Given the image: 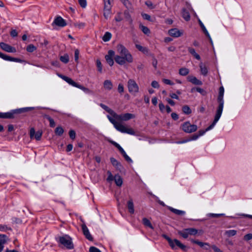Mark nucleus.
I'll return each mask as SVG.
<instances>
[{
  "label": "nucleus",
  "instance_id": "56",
  "mask_svg": "<svg viewBox=\"0 0 252 252\" xmlns=\"http://www.w3.org/2000/svg\"><path fill=\"white\" fill-rule=\"evenodd\" d=\"M125 14H126V19L129 22V24L130 25H132V19L131 16H130L129 14H126V13H125Z\"/></svg>",
  "mask_w": 252,
  "mask_h": 252
},
{
  "label": "nucleus",
  "instance_id": "21",
  "mask_svg": "<svg viewBox=\"0 0 252 252\" xmlns=\"http://www.w3.org/2000/svg\"><path fill=\"white\" fill-rule=\"evenodd\" d=\"M103 87L106 90L110 91L113 88V84L109 80H106L103 82Z\"/></svg>",
  "mask_w": 252,
  "mask_h": 252
},
{
  "label": "nucleus",
  "instance_id": "20",
  "mask_svg": "<svg viewBox=\"0 0 252 252\" xmlns=\"http://www.w3.org/2000/svg\"><path fill=\"white\" fill-rule=\"evenodd\" d=\"M127 207L128 210V212L131 214H133L134 213V204L132 199H129L127 202Z\"/></svg>",
  "mask_w": 252,
  "mask_h": 252
},
{
  "label": "nucleus",
  "instance_id": "30",
  "mask_svg": "<svg viewBox=\"0 0 252 252\" xmlns=\"http://www.w3.org/2000/svg\"><path fill=\"white\" fill-rule=\"evenodd\" d=\"M199 67L200 68V71L202 73L204 76H206L208 73V69L207 67L203 64L202 63H201L199 64Z\"/></svg>",
  "mask_w": 252,
  "mask_h": 252
},
{
  "label": "nucleus",
  "instance_id": "5",
  "mask_svg": "<svg viewBox=\"0 0 252 252\" xmlns=\"http://www.w3.org/2000/svg\"><path fill=\"white\" fill-rule=\"evenodd\" d=\"M127 88L129 92L135 95L139 91V88L136 82L133 79H129L127 82Z\"/></svg>",
  "mask_w": 252,
  "mask_h": 252
},
{
  "label": "nucleus",
  "instance_id": "23",
  "mask_svg": "<svg viewBox=\"0 0 252 252\" xmlns=\"http://www.w3.org/2000/svg\"><path fill=\"white\" fill-rule=\"evenodd\" d=\"M111 162L114 166H115L118 170H121L122 165L115 158H110Z\"/></svg>",
  "mask_w": 252,
  "mask_h": 252
},
{
  "label": "nucleus",
  "instance_id": "10",
  "mask_svg": "<svg viewBox=\"0 0 252 252\" xmlns=\"http://www.w3.org/2000/svg\"><path fill=\"white\" fill-rule=\"evenodd\" d=\"M168 242L169 243L170 246L172 249H174L175 246H177L183 250H186L187 247L182 244L179 240L177 239H174L172 240L171 239H169Z\"/></svg>",
  "mask_w": 252,
  "mask_h": 252
},
{
  "label": "nucleus",
  "instance_id": "4",
  "mask_svg": "<svg viewBox=\"0 0 252 252\" xmlns=\"http://www.w3.org/2000/svg\"><path fill=\"white\" fill-rule=\"evenodd\" d=\"M58 76L59 77H60L61 78H62L63 80L65 81L66 82H67L69 84H70V85H72V86H73L74 87H77L78 88H79V89L82 90L83 91H84V92H85L86 93H91V90H89L88 88L84 87V86H82L81 85L78 84L77 83L75 82L70 78H69V77H68L67 76H64V75H58Z\"/></svg>",
  "mask_w": 252,
  "mask_h": 252
},
{
  "label": "nucleus",
  "instance_id": "45",
  "mask_svg": "<svg viewBox=\"0 0 252 252\" xmlns=\"http://www.w3.org/2000/svg\"><path fill=\"white\" fill-rule=\"evenodd\" d=\"M135 46L137 49L143 53L148 52V49L146 47H144L139 44H136Z\"/></svg>",
  "mask_w": 252,
  "mask_h": 252
},
{
  "label": "nucleus",
  "instance_id": "15",
  "mask_svg": "<svg viewBox=\"0 0 252 252\" xmlns=\"http://www.w3.org/2000/svg\"><path fill=\"white\" fill-rule=\"evenodd\" d=\"M222 111L217 110V113L216 114L213 123H212V125H211L208 127H207L206 129V131H207L210 130L215 125L216 123L219 121V119L220 118L221 113H222Z\"/></svg>",
  "mask_w": 252,
  "mask_h": 252
},
{
  "label": "nucleus",
  "instance_id": "2",
  "mask_svg": "<svg viewBox=\"0 0 252 252\" xmlns=\"http://www.w3.org/2000/svg\"><path fill=\"white\" fill-rule=\"evenodd\" d=\"M117 51L119 55L115 57V62L120 65L131 63L133 61L132 56L128 50L123 45L119 44L117 46Z\"/></svg>",
  "mask_w": 252,
  "mask_h": 252
},
{
  "label": "nucleus",
  "instance_id": "24",
  "mask_svg": "<svg viewBox=\"0 0 252 252\" xmlns=\"http://www.w3.org/2000/svg\"><path fill=\"white\" fill-rule=\"evenodd\" d=\"M100 106L103 109L106 110L108 113H109L113 117V118H114L116 113L113 110H112L111 109L109 108L108 106H107L103 104H101Z\"/></svg>",
  "mask_w": 252,
  "mask_h": 252
},
{
  "label": "nucleus",
  "instance_id": "62",
  "mask_svg": "<svg viewBox=\"0 0 252 252\" xmlns=\"http://www.w3.org/2000/svg\"><path fill=\"white\" fill-rule=\"evenodd\" d=\"M142 16L143 17V18L146 20H147L148 21H150L151 20V17L149 15L147 14H145V13H144V14H142Z\"/></svg>",
  "mask_w": 252,
  "mask_h": 252
},
{
  "label": "nucleus",
  "instance_id": "57",
  "mask_svg": "<svg viewBox=\"0 0 252 252\" xmlns=\"http://www.w3.org/2000/svg\"><path fill=\"white\" fill-rule=\"evenodd\" d=\"M111 10H107L104 9V16L106 19H107L110 15Z\"/></svg>",
  "mask_w": 252,
  "mask_h": 252
},
{
  "label": "nucleus",
  "instance_id": "35",
  "mask_svg": "<svg viewBox=\"0 0 252 252\" xmlns=\"http://www.w3.org/2000/svg\"><path fill=\"white\" fill-rule=\"evenodd\" d=\"M104 9H106L107 10H111V5L110 0H104Z\"/></svg>",
  "mask_w": 252,
  "mask_h": 252
},
{
  "label": "nucleus",
  "instance_id": "13",
  "mask_svg": "<svg viewBox=\"0 0 252 252\" xmlns=\"http://www.w3.org/2000/svg\"><path fill=\"white\" fill-rule=\"evenodd\" d=\"M114 51L112 50H109L108 51V55L105 56V59L106 62L110 66H112L114 64L113 57L114 56Z\"/></svg>",
  "mask_w": 252,
  "mask_h": 252
},
{
  "label": "nucleus",
  "instance_id": "61",
  "mask_svg": "<svg viewBox=\"0 0 252 252\" xmlns=\"http://www.w3.org/2000/svg\"><path fill=\"white\" fill-rule=\"evenodd\" d=\"M12 112L13 113V115H14V114H20V113H23L22 108L12 110Z\"/></svg>",
  "mask_w": 252,
  "mask_h": 252
},
{
  "label": "nucleus",
  "instance_id": "37",
  "mask_svg": "<svg viewBox=\"0 0 252 252\" xmlns=\"http://www.w3.org/2000/svg\"><path fill=\"white\" fill-rule=\"evenodd\" d=\"M189 73V70L187 68H182L179 70V74L182 76H186Z\"/></svg>",
  "mask_w": 252,
  "mask_h": 252
},
{
  "label": "nucleus",
  "instance_id": "6",
  "mask_svg": "<svg viewBox=\"0 0 252 252\" xmlns=\"http://www.w3.org/2000/svg\"><path fill=\"white\" fill-rule=\"evenodd\" d=\"M197 230L193 228H187L183 230L182 231H179L178 234L182 236L184 238H187L189 236V235H195L197 233Z\"/></svg>",
  "mask_w": 252,
  "mask_h": 252
},
{
  "label": "nucleus",
  "instance_id": "33",
  "mask_svg": "<svg viewBox=\"0 0 252 252\" xmlns=\"http://www.w3.org/2000/svg\"><path fill=\"white\" fill-rule=\"evenodd\" d=\"M188 50H189V52L192 55H193L195 58H196L197 60H199L200 59V57L199 55L196 53L195 50L193 48H189Z\"/></svg>",
  "mask_w": 252,
  "mask_h": 252
},
{
  "label": "nucleus",
  "instance_id": "38",
  "mask_svg": "<svg viewBox=\"0 0 252 252\" xmlns=\"http://www.w3.org/2000/svg\"><path fill=\"white\" fill-rule=\"evenodd\" d=\"M183 112L186 114H189L191 113V111L188 105H184L182 107Z\"/></svg>",
  "mask_w": 252,
  "mask_h": 252
},
{
  "label": "nucleus",
  "instance_id": "22",
  "mask_svg": "<svg viewBox=\"0 0 252 252\" xmlns=\"http://www.w3.org/2000/svg\"><path fill=\"white\" fill-rule=\"evenodd\" d=\"M14 116L12 111L7 113H0V118L4 119H13Z\"/></svg>",
  "mask_w": 252,
  "mask_h": 252
},
{
  "label": "nucleus",
  "instance_id": "64",
  "mask_svg": "<svg viewBox=\"0 0 252 252\" xmlns=\"http://www.w3.org/2000/svg\"><path fill=\"white\" fill-rule=\"evenodd\" d=\"M212 248L215 252H222L219 248L215 245L212 246Z\"/></svg>",
  "mask_w": 252,
  "mask_h": 252
},
{
  "label": "nucleus",
  "instance_id": "47",
  "mask_svg": "<svg viewBox=\"0 0 252 252\" xmlns=\"http://www.w3.org/2000/svg\"><path fill=\"white\" fill-rule=\"evenodd\" d=\"M84 22H78L74 24V26L79 29H83L85 27Z\"/></svg>",
  "mask_w": 252,
  "mask_h": 252
},
{
  "label": "nucleus",
  "instance_id": "50",
  "mask_svg": "<svg viewBox=\"0 0 252 252\" xmlns=\"http://www.w3.org/2000/svg\"><path fill=\"white\" fill-rule=\"evenodd\" d=\"M78 2L80 6L82 8H85L87 6L86 0H78Z\"/></svg>",
  "mask_w": 252,
  "mask_h": 252
},
{
  "label": "nucleus",
  "instance_id": "8",
  "mask_svg": "<svg viewBox=\"0 0 252 252\" xmlns=\"http://www.w3.org/2000/svg\"><path fill=\"white\" fill-rule=\"evenodd\" d=\"M42 135V131L41 130L35 132L33 127H32L30 130V137L31 139H35L36 140H40Z\"/></svg>",
  "mask_w": 252,
  "mask_h": 252
},
{
  "label": "nucleus",
  "instance_id": "31",
  "mask_svg": "<svg viewBox=\"0 0 252 252\" xmlns=\"http://www.w3.org/2000/svg\"><path fill=\"white\" fill-rule=\"evenodd\" d=\"M182 16L184 19L186 21H189L190 19V15L188 11L185 9H183L182 10Z\"/></svg>",
  "mask_w": 252,
  "mask_h": 252
},
{
  "label": "nucleus",
  "instance_id": "58",
  "mask_svg": "<svg viewBox=\"0 0 252 252\" xmlns=\"http://www.w3.org/2000/svg\"><path fill=\"white\" fill-rule=\"evenodd\" d=\"M162 81L163 83L167 85H173L174 84L171 81L167 79H163Z\"/></svg>",
  "mask_w": 252,
  "mask_h": 252
},
{
  "label": "nucleus",
  "instance_id": "3",
  "mask_svg": "<svg viewBox=\"0 0 252 252\" xmlns=\"http://www.w3.org/2000/svg\"><path fill=\"white\" fill-rule=\"evenodd\" d=\"M59 242L68 249H72L74 245L72 243L71 238L67 235L60 237L59 238Z\"/></svg>",
  "mask_w": 252,
  "mask_h": 252
},
{
  "label": "nucleus",
  "instance_id": "29",
  "mask_svg": "<svg viewBox=\"0 0 252 252\" xmlns=\"http://www.w3.org/2000/svg\"><path fill=\"white\" fill-rule=\"evenodd\" d=\"M63 132L64 129L61 126H57L55 130V133L58 136H62Z\"/></svg>",
  "mask_w": 252,
  "mask_h": 252
},
{
  "label": "nucleus",
  "instance_id": "9",
  "mask_svg": "<svg viewBox=\"0 0 252 252\" xmlns=\"http://www.w3.org/2000/svg\"><path fill=\"white\" fill-rule=\"evenodd\" d=\"M224 94V89L222 87L220 88L219 89V95L218 98V102H219V105L218 108V110L222 111L223 107V95Z\"/></svg>",
  "mask_w": 252,
  "mask_h": 252
},
{
  "label": "nucleus",
  "instance_id": "7",
  "mask_svg": "<svg viewBox=\"0 0 252 252\" xmlns=\"http://www.w3.org/2000/svg\"><path fill=\"white\" fill-rule=\"evenodd\" d=\"M197 127L195 125H191L189 122H186L182 125V129L187 133L195 131Z\"/></svg>",
  "mask_w": 252,
  "mask_h": 252
},
{
  "label": "nucleus",
  "instance_id": "27",
  "mask_svg": "<svg viewBox=\"0 0 252 252\" xmlns=\"http://www.w3.org/2000/svg\"><path fill=\"white\" fill-rule=\"evenodd\" d=\"M237 232V231L235 230H228L225 231L224 235L228 237H230L236 235Z\"/></svg>",
  "mask_w": 252,
  "mask_h": 252
},
{
  "label": "nucleus",
  "instance_id": "43",
  "mask_svg": "<svg viewBox=\"0 0 252 252\" xmlns=\"http://www.w3.org/2000/svg\"><path fill=\"white\" fill-rule=\"evenodd\" d=\"M44 117L49 121L51 127H54L55 126V122L52 118L48 115H45Z\"/></svg>",
  "mask_w": 252,
  "mask_h": 252
},
{
  "label": "nucleus",
  "instance_id": "63",
  "mask_svg": "<svg viewBox=\"0 0 252 252\" xmlns=\"http://www.w3.org/2000/svg\"><path fill=\"white\" fill-rule=\"evenodd\" d=\"M17 32L15 30H12L10 32V35L13 37H16L17 36Z\"/></svg>",
  "mask_w": 252,
  "mask_h": 252
},
{
  "label": "nucleus",
  "instance_id": "60",
  "mask_svg": "<svg viewBox=\"0 0 252 252\" xmlns=\"http://www.w3.org/2000/svg\"><path fill=\"white\" fill-rule=\"evenodd\" d=\"M151 85L154 88H158L159 87L158 82L156 81H153L152 82Z\"/></svg>",
  "mask_w": 252,
  "mask_h": 252
},
{
  "label": "nucleus",
  "instance_id": "55",
  "mask_svg": "<svg viewBox=\"0 0 252 252\" xmlns=\"http://www.w3.org/2000/svg\"><path fill=\"white\" fill-rule=\"evenodd\" d=\"M118 91L120 93H123L124 92V86L122 84H119L118 87Z\"/></svg>",
  "mask_w": 252,
  "mask_h": 252
},
{
  "label": "nucleus",
  "instance_id": "25",
  "mask_svg": "<svg viewBox=\"0 0 252 252\" xmlns=\"http://www.w3.org/2000/svg\"><path fill=\"white\" fill-rule=\"evenodd\" d=\"M8 231H12L10 226L5 224H0V231L7 232Z\"/></svg>",
  "mask_w": 252,
  "mask_h": 252
},
{
  "label": "nucleus",
  "instance_id": "53",
  "mask_svg": "<svg viewBox=\"0 0 252 252\" xmlns=\"http://www.w3.org/2000/svg\"><path fill=\"white\" fill-rule=\"evenodd\" d=\"M146 5L150 8L153 9L155 8V6L151 1H147L145 3Z\"/></svg>",
  "mask_w": 252,
  "mask_h": 252
},
{
  "label": "nucleus",
  "instance_id": "11",
  "mask_svg": "<svg viewBox=\"0 0 252 252\" xmlns=\"http://www.w3.org/2000/svg\"><path fill=\"white\" fill-rule=\"evenodd\" d=\"M0 47L2 50L7 52L14 53L16 51L15 48L4 42L0 43Z\"/></svg>",
  "mask_w": 252,
  "mask_h": 252
},
{
  "label": "nucleus",
  "instance_id": "36",
  "mask_svg": "<svg viewBox=\"0 0 252 252\" xmlns=\"http://www.w3.org/2000/svg\"><path fill=\"white\" fill-rule=\"evenodd\" d=\"M169 209L171 211L178 215H183L185 214V212L181 210L175 209L171 207H170Z\"/></svg>",
  "mask_w": 252,
  "mask_h": 252
},
{
  "label": "nucleus",
  "instance_id": "52",
  "mask_svg": "<svg viewBox=\"0 0 252 252\" xmlns=\"http://www.w3.org/2000/svg\"><path fill=\"white\" fill-rule=\"evenodd\" d=\"M107 173L108 175V177L107 178V180L108 181H112L114 179V177H113V175L112 174L110 171H108Z\"/></svg>",
  "mask_w": 252,
  "mask_h": 252
},
{
  "label": "nucleus",
  "instance_id": "59",
  "mask_svg": "<svg viewBox=\"0 0 252 252\" xmlns=\"http://www.w3.org/2000/svg\"><path fill=\"white\" fill-rule=\"evenodd\" d=\"M244 239L246 241H249L252 239V234H248L244 236Z\"/></svg>",
  "mask_w": 252,
  "mask_h": 252
},
{
  "label": "nucleus",
  "instance_id": "17",
  "mask_svg": "<svg viewBox=\"0 0 252 252\" xmlns=\"http://www.w3.org/2000/svg\"><path fill=\"white\" fill-rule=\"evenodd\" d=\"M191 241L192 243L198 245L201 248H202L206 250H208L210 247L209 244L207 243H204L198 240H195L193 239H191Z\"/></svg>",
  "mask_w": 252,
  "mask_h": 252
},
{
  "label": "nucleus",
  "instance_id": "26",
  "mask_svg": "<svg viewBox=\"0 0 252 252\" xmlns=\"http://www.w3.org/2000/svg\"><path fill=\"white\" fill-rule=\"evenodd\" d=\"M114 180L117 186L121 187L123 184V180L120 176L116 175L114 177Z\"/></svg>",
  "mask_w": 252,
  "mask_h": 252
},
{
  "label": "nucleus",
  "instance_id": "14",
  "mask_svg": "<svg viewBox=\"0 0 252 252\" xmlns=\"http://www.w3.org/2000/svg\"><path fill=\"white\" fill-rule=\"evenodd\" d=\"M168 33L171 36L178 37L183 35V31H180L177 29L174 28L168 31Z\"/></svg>",
  "mask_w": 252,
  "mask_h": 252
},
{
  "label": "nucleus",
  "instance_id": "12",
  "mask_svg": "<svg viewBox=\"0 0 252 252\" xmlns=\"http://www.w3.org/2000/svg\"><path fill=\"white\" fill-rule=\"evenodd\" d=\"M53 24H55L56 26H58L61 27H63L66 25L65 21L63 18H62L61 16L57 17L55 19Z\"/></svg>",
  "mask_w": 252,
  "mask_h": 252
},
{
  "label": "nucleus",
  "instance_id": "44",
  "mask_svg": "<svg viewBox=\"0 0 252 252\" xmlns=\"http://www.w3.org/2000/svg\"><path fill=\"white\" fill-rule=\"evenodd\" d=\"M189 81L194 84L196 85H201V82L198 80L196 77H193L189 79Z\"/></svg>",
  "mask_w": 252,
  "mask_h": 252
},
{
  "label": "nucleus",
  "instance_id": "51",
  "mask_svg": "<svg viewBox=\"0 0 252 252\" xmlns=\"http://www.w3.org/2000/svg\"><path fill=\"white\" fill-rule=\"evenodd\" d=\"M79 51L78 49H76L75 50L74 52V58H75V61L76 62H78V59H79Z\"/></svg>",
  "mask_w": 252,
  "mask_h": 252
},
{
  "label": "nucleus",
  "instance_id": "34",
  "mask_svg": "<svg viewBox=\"0 0 252 252\" xmlns=\"http://www.w3.org/2000/svg\"><path fill=\"white\" fill-rule=\"evenodd\" d=\"M60 59L63 63H66L69 62V56L67 54H65L63 56H61L60 57Z\"/></svg>",
  "mask_w": 252,
  "mask_h": 252
},
{
  "label": "nucleus",
  "instance_id": "46",
  "mask_svg": "<svg viewBox=\"0 0 252 252\" xmlns=\"http://www.w3.org/2000/svg\"><path fill=\"white\" fill-rule=\"evenodd\" d=\"M96 64L97 67L98 71L101 73L102 72V66L100 61L99 59L96 60Z\"/></svg>",
  "mask_w": 252,
  "mask_h": 252
},
{
  "label": "nucleus",
  "instance_id": "48",
  "mask_svg": "<svg viewBox=\"0 0 252 252\" xmlns=\"http://www.w3.org/2000/svg\"><path fill=\"white\" fill-rule=\"evenodd\" d=\"M69 137L71 139L74 140L76 137V133L74 130H70L69 131Z\"/></svg>",
  "mask_w": 252,
  "mask_h": 252
},
{
  "label": "nucleus",
  "instance_id": "32",
  "mask_svg": "<svg viewBox=\"0 0 252 252\" xmlns=\"http://www.w3.org/2000/svg\"><path fill=\"white\" fill-rule=\"evenodd\" d=\"M142 222L145 226L149 227L150 228H151L152 229H154V227H153V225H152L151 222L147 218H143L142 220Z\"/></svg>",
  "mask_w": 252,
  "mask_h": 252
},
{
  "label": "nucleus",
  "instance_id": "40",
  "mask_svg": "<svg viewBox=\"0 0 252 252\" xmlns=\"http://www.w3.org/2000/svg\"><path fill=\"white\" fill-rule=\"evenodd\" d=\"M140 28L142 31L143 32V33H144L145 34L148 35L150 34V31L148 27L144 26L143 25H141L140 26Z\"/></svg>",
  "mask_w": 252,
  "mask_h": 252
},
{
  "label": "nucleus",
  "instance_id": "42",
  "mask_svg": "<svg viewBox=\"0 0 252 252\" xmlns=\"http://www.w3.org/2000/svg\"><path fill=\"white\" fill-rule=\"evenodd\" d=\"M36 50V47L33 44H30L27 47V51L29 52L32 53Z\"/></svg>",
  "mask_w": 252,
  "mask_h": 252
},
{
  "label": "nucleus",
  "instance_id": "19",
  "mask_svg": "<svg viewBox=\"0 0 252 252\" xmlns=\"http://www.w3.org/2000/svg\"><path fill=\"white\" fill-rule=\"evenodd\" d=\"M8 238L5 235H0V252H1L3 249V245L8 241Z\"/></svg>",
  "mask_w": 252,
  "mask_h": 252
},
{
  "label": "nucleus",
  "instance_id": "18",
  "mask_svg": "<svg viewBox=\"0 0 252 252\" xmlns=\"http://www.w3.org/2000/svg\"><path fill=\"white\" fill-rule=\"evenodd\" d=\"M0 57L3 60L15 62H21V60L18 58H12L10 56H7L5 54L0 52Z\"/></svg>",
  "mask_w": 252,
  "mask_h": 252
},
{
  "label": "nucleus",
  "instance_id": "28",
  "mask_svg": "<svg viewBox=\"0 0 252 252\" xmlns=\"http://www.w3.org/2000/svg\"><path fill=\"white\" fill-rule=\"evenodd\" d=\"M118 149L119 150L120 152L122 153V154L123 155L124 158H125L126 160L128 162H131L132 160L131 158L126 155L124 149L120 146L118 148Z\"/></svg>",
  "mask_w": 252,
  "mask_h": 252
},
{
  "label": "nucleus",
  "instance_id": "1",
  "mask_svg": "<svg viewBox=\"0 0 252 252\" xmlns=\"http://www.w3.org/2000/svg\"><path fill=\"white\" fill-rule=\"evenodd\" d=\"M135 117L134 114L128 113L121 115H118L116 113L114 118L110 116H107L108 120L114 125L115 128L117 130L122 133H126L131 135H134L135 134L134 130L132 128L123 124L118 123L116 121H127L134 118Z\"/></svg>",
  "mask_w": 252,
  "mask_h": 252
},
{
  "label": "nucleus",
  "instance_id": "49",
  "mask_svg": "<svg viewBox=\"0 0 252 252\" xmlns=\"http://www.w3.org/2000/svg\"><path fill=\"white\" fill-rule=\"evenodd\" d=\"M121 1L127 8L130 7L131 3L128 0H121Z\"/></svg>",
  "mask_w": 252,
  "mask_h": 252
},
{
  "label": "nucleus",
  "instance_id": "39",
  "mask_svg": "<svg viewBox=\"0 0 252 252\" xmlns=\"http://www.w3.org/2000/svg\"><path fill=\"white\" fill-rule=\"evenodd\" d=\"M200 26L204 32L205 33V34L206 35V36H207V37L209 38V40H210V42L212 44V39L208 32V31H207V30L206 29L205 27H204V26L202 24V23H200Z\"/></svg>",
  "mask_w": 252,
  "mask_h": 252
},
{
  "label": "nucleus",
  "instance_id": "54",
  "mask_svg": "<svg viewBox=\"0 0 252 252\" xmlns=\"http://www.w3.org/2000/svg\"><path fill=\"white\" fill-rule=\"evenodd\" d=\"M90 252H101L98 249L94 247H91L89 249Z\"/></svg>",
  "mask_w": 252,
  "mask_h": 252
},
{
  "label": "nucleus",
  "instance_id": "16",
  "mask_svg": "<svg viewBox=\"0 0 252 252\" xmlns=\"http://www.w3.org/2000/svg\"><path fill=\"white\" fill-rule=\"evenodd\" d=\"M82 229L83 234L85 236L86 238L90 241L93 240V237H92V235H91L88 228H87V227L86 226V225L85 223L82 224Z\"/></svg>",
  "mask_w": 252,
  "mask_h": 252
},
{
  "label": "nucleus",
  "instance_id": "41",
  "mask_svg": "<svg viewBox=\"0 0 252 252\" xmlns=\"http://www.w3.org/2000/svg\"><path fill=\"white\" fill-rule=\"evenodd\" d=\"M111 38V34L109 32H106L102 37L104 41L106 42L109 41Z\"/></svg>",
  "mask_w": 252,
  "mask_h": 252
}]
</instances>
